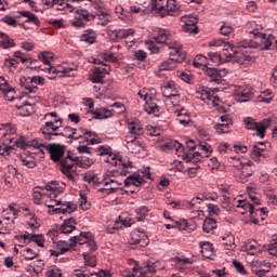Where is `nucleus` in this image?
Here are the masks:
<instances>
[{
    "instance_id": "f257e3e1",
    "label": "nucleus",
    "mask_w": 277,
    "mask_h": 277,
    "mask_svg": "<svg viewBox=\"0 0 277 277\" xmlns=\"http://www.w3.org/2000/svg\"><path fill=\"white\" fill-rule=\"evenodd\" d=\"M70 243L66 240H60L56 242L57 250H50L51 256H60V254H66L70 248L77 246H85L89 252H96L98 250V245L94 240V234L90 232H81L78 236L69 238Z\"/></svg>"
},
{
    "instance_id": "f03ea898",
    "label": "nucleus",
    "mask_w": 277,
    "mask_h": 277,
    "mask_svg": "<svg viewBox=\"0 0 277 277\" xmlns=\"http://www.w3.org/2000/svg\"><path fill=\"white\" fill-rule=\"evenodd\" d=\"M31 142H29L25 136H19L16 138V129L11 128L10 131L3 133L0 138V155L1 157H10L12 150H27L30 148Z\"/></svg>"
},
{
    "instance_id": "7ed1b4c3",
    "label": "nucleus",
    "mask_w": 277,
    "mask_h": 277,
    "mask_svg": "<svg viewBox=\"0 0 277 277\" xmlns=\"http://www.w3.org/2000/svg\"><path fill=\"white\" fill-rule=\"evenodd\" d=\"M53 195L49 194L48 198L43 201L45 207H48L49 215H70L77 211V205L72 201H62V199H56Z\"/></svg>"
},
{
    "instance_id": "20e7f679",
    "label": "nucleus",
    "mask_w": 277,
    "mask_h": 277,
    "mask_svg": "<svg viewBox=\"0 0 277 277\" xmlns=\"http://www.w3.org/2000/svg\"><path fill=\"white\" fill-rule=\"evenodd\" d=\"M61 172L69 179V181H77V156L68 151L67 156L60 160Z\"/></svg>"
},
{
    "instance_id": "39448f33",
    "label": "nucleus",
    "mask_w": 277,
    "mask_h": 277,
    "mask_svg": "<svg viewBox=\"0 0 277 277\" xmlns=\"http://www.w3.org/2000/svg\"><path fill=\"white\" fill-rule=\"evenodd\" d=\"M185 60V53L181 51V48L170 47L169 60L162 62L158 68L160 71L174 70L177 64H181Z\"/></svg>"
},
{
    "instance_id": "423d86ee",
    "label": "nucleus",
    "mask_w": 277,
    "mask_h": 277,
    "mask_svg": "<svg viewBox=\"0 0 277 277\" xmlns=\"http://www.w3.org/2000/svg\"><path fill=\"white\" fill-rule=\"evenodd\" d=\"M30 144L31 146H34V148H45V150H48V153L50 154V159H52L54 163H57V161H61L62 157H64V145L55 143L44 145L42 143H38V141H32Z\"/></svg>"
},
{
    "instance_id": "0eeeda50",
    "label": "nucleus",
    "mask_w": 277,
    "mask_h": 277,
    "mask_svg": "<svg viewBox=\"0 0 277 277\" xmlns=\"http://www.w3.org/2000/svg\"><path fill=\"white\" fill-rule=\"evenodd\" d=\"M19 85L26 94H36L38 92V85H44V78L41 76L22 77L19 79Z\"/></svg>"
},
{
    "instance_id": "6e6552de",
    "label": "nucleus",
    "mask_w": 277,
    "mask_h": 277,
    "mask_svg": "<svg viewBox=\"0 0 277 277\" xmlns=\"http://www.w3.org/2000/svg\"><path fill=\"white\" fill-rule=\"evenodd\" d=\"M243 123L246 129H249V131H256L258 135L263 138L265 137V131H267V128L272 124V120L264 119L261 122H256L252 117H247L243 120Z\"/></svg>"
},
{
    "instance_id": "1a4fd4ad",
    "label": "nucleus",
    "mask_w": 277,
    "mask_h": 277,
    "mask_svg": "<svg viewBox=\"0 0 277 277\" xmlns=\"http://www.w3.org/2000/svg\"><path fill=\"white\" fill-rule=\"evenodd\" d=\"M106 163H110L111 166H115L116 168H122L121 170V176H127V174H129V170H131V168H133V162H131V160H129L128 158H122L120 156H116L114 154H111V151L109 153L107 159L105 160Z\"/></svg>"
},
{
    "instance_id": "9d476101",
    "label": "nucleus",
    "mask_w": 277,
    "mask_h": 277,
    "mask_svg": "<svg viewBox=\"0 0 277 277\" xmlns=\"http://www.w3.org/2000/svg\"><path fill=\"white\" fill-rule=\"evenodd\" d=\"M217 89H211L209 87H200L197 94L200 95L201 101L208 103V105H213L214 107H220L222 100L216 95Z\"/></svg>"
},
{
    "instance_id": "9b49d317",
    "label": "nucleus",
    "mask_w": 277,
    "mask_h": 277,
    "mask_svg": "<svg viewBox=\"0 0 277 277\" xmlns=\"http://www.w3.org/2000/svg\"><path fill=\"white\" fill-rule=\"evenodd\" d=\"M249 34L254 36L255 45L258 44L262 51H269V47H272L276 40L274 35H267L256 30L249 29Z\"/></svg>"
},
{
    "instance_id": "f8f14e48",
    "label": "nucleus",
    "mask_w": 277,
    "mask_h": 277,
    "mask_svg": "<svg viewBox=\"0 0 277 277\" xmlns=\"http://www.w3.org/2000/svg\"><path fill=\"white\" fill-rule=\"evenodd\" d=\"M94 64H98L102 66L95 67L93 74L90 75L89 79L92 83H103V79H105V77L109 75V72L111 71V67L98 60H94Z\"/></svg>"
},
{
    "instance_id": "ddd939ff",
    "label": "nucleus",
    "mask_w": 277,
    "mask_h": 277,
    "mask_svg": "<svg viewBox=\"0 0 277 277\" xmlns=\"http://www.w3.org/2000/svg\"><path fill=\"white\" fill-rule=\"evenodd\" d=\"M62 126H57L53 122V120H47L43 126H41V133L44 140L49 142L55 140L57 137Z\"/></svg>"
},
{
    "instance_id": "4468645a",
    "label": "nucleus",
    "mask_w": 277,
    "mask_h": 277,
    "mask_svg": "<svg viewBox=\"0 0 277 277\" xmlns=\"http://www.w3.org/2000/svg\"><path fill=\"white\" fill-rule=\"evenodd\" d=\"M206 75L210 77V81H214V83L222 84L224 81V77L228 75L226 69H217L215 67H208L203 69Z\"/></svg>"
},
{
    "instance_id": "2eb2a0df",
    "label": "nucleus",
    "mask_w": 277,
    "mask_h": 277,
    "mask_svg": "<svg viewBox=\"0 0 277 277\" xmlns=\"http://www.w3.org/2000/svg\"><path fill=\"white\" fill-rule=\"evenodd\" d=\"M235 96L239 103H248L250 98L254 97V89L250 85L240 87L239 90L235 92Z\"/></svg>"
},
{
    "instance_id": "dca6fc26",
    "label": "nucleus",
    "mask_w": 277,
    "mask_h": 277,
    "mask_svg": "<svg viewBox=\"0 0 277 277\" xmlns=\"http://www.w3.org/2000/svg\"><path fill=\"white\" fill-rule=\"evenodd\" d=\"M16 239H24L26 243H31V241L39 246V248H44V236L40 234H29L25 232L21 236H15Z\"/></svg>"
},
{
    "instance_id": "f3484780",
    "label": "nucleus",
    "mask_w": 277,
    "mask_h": 277,
    "mask_svg": "<svg viewBox=\"0 0 277 277\" xmlns=\"http://www.w3.org/2000/svg\"><path fill=\"white\" fill-rule=\"evenodd\" d=\"M45 189L48 192V196L51 194V196L57 197L66 189V183L52 181L45 185Z\"/></svg>"
},
{
    "instance_id": "a211bd4d",
    "label": "nucleus",
    "mask_w": 277,
    "mask_h": 277,
    "mask_svg": "<svg viewBox=\"0 0 277 277\" xmlns=\"http://www.w3.org/2000/svg\"><path fill=\"white\" fill-rule=\"evenodd\" d=\"M0 92L4 94L8 101H15L16 97H14V94H16V91L14 88L10 87L8 83V80L3 76H0Z\"/></svg>"
},
{
    "instance_id": "6ab92c4d",
    "label": "nucleus",
    "mask_w": 277,
    "mask_h": 277,
    "mask_svg": "<svg viewBox=\"0 0 277 277\" xmlns=\"http://www.w3.org/2000/svg\"><path fill=\"white\" fill-rule=\"evenodd\" d=\"M167 10H162V18L166 16H174V14H179L181 12V4L176 2V0H166Z\"/></svg>"
},
{
    "instance_id": "aec40b11",
    "label": "nucleus",
    "mask_w": 277,
    "mask_h": 277,
    "mask_svg": "<svg viewBox=\"0 0 277 277\" xmlns=\"http://www.w3.org/2000/svg\"><path fill=\"white\" fill-rule=\"evenodd\" d=\"M50 72H52V75H58V77H75V72H77V66H57L56 68H50Z\"/></svg>"
},
{
    "instance_id": "412c9836",
    "label": "nucleus",
    "mask_w": 277,
    "mask_h": 277,
    "mask_svg": "<svg viewBox=\"0 0 277 277\" xmlns=\"http://www.w3.org/2000/svg\"><path fill=\"white\" fill-rule=\"evenodd\" d=\"M48 197H49V193L47 190V186L44 187L37 186L34 188L32 198H34L35 205H42V202H44Z\"/></svg>"
},
{
    "instance_id": "4be33fe9",
    "label": "nucleus",
    "mask_w": 277,
    "mask_h": 277,
    "mask_svg": "<svg viewBox=\"0 0 277 277\" xmlns=\"http://www.w3.org/2000/svg\"><path fill=\"white\" fill-rule=\"evenodd\" d=\"M131 243L138 245L141 248H144L149 243L148 236H146V233L144 232H132Z\"/></svg>"
},
{
    "instance_id": "5701e85b",
    "label": "nucleus",
    "mask_w": 277,
    "mask_h": 277,
    "mask_svg": "<svg viewBox=\"0 0 277 277\" xmlns=\"http://www.w3.org/2000/svg\"><path fill=\"white\" fill-rule=\"evenodd\" d=\"M118 51H120V45H111L109 51L103 54V60H105V62H111V64H117V62H120Z\"/></svg>"
},
{
    "instance_id": "b1692460",
    "label": "nucleus",
    "mask_w": 277,
    "mask_h": 277,
    "mask_svg": "<svg viewBox=\"0 0 277 277\" xmlns=\"http://www.w3.org/2000/svg\"><path fill=\"white\" fill-rule=\"evenodd\" d=\"M134 34L135 30H133V28L108 31V36L113 38V40H122L124 38H129V36H133Z\"/></svg>"
},
{
    "instance_id": "393cba45",
    "label": "nucleus",
    "mask_w": 277,
    "mask_h": 277,
    "mask_svg": "<svg viewBox=\"0 0 277 277\" xmlns=\"http://www.w3.org/2000/svg\"><path fill=\"white\" fill-rule=\"evenodd\" d=\"M144 109L147 114H157L159 111V106L157 105V100L153 98L148 93H145V106Z\"/></svg>"
},
{
    "instance_id": "a878e982",
    "label": "nucleus",
    "mask_w": 277,
    "mask_h": 277,
    "mask_svg": "<svg viewBox=\"0 0 277 277\" xmlns=\"http://www.w3.org/2000/svg\"><path fill=\"white\" fill-rule=\"evenodd\" d=\"M94 120H107L114 117V109L101 107L98 110L92 111Z\"/></svg>"
},
{
    "instance_id": "bb28decb",
    "label": "nucleus",
    "mask_w": 277,
    "mask_h": 277,
    "mask_svg": "<svg viewBox=\"0 0 277 277\" xmlns=\"http://www.w3.org/2000/svg\"><path fill=\"white\" fill-rule=\"evenodd\" d=\"M38 58L45 66L44 70H47L50 75L53 74V71H51V68H56L55 66H51V62H53V53H51V52H41L38 55Z\"/></svg>"
},
{
    "instance_id": "cd10ccee",
    "label": "nucleus",
    "mask_w": 277,
    "mask_h": 277,
    "mask_svg": "<svg viewBox=\"0 0 277 277\" xmlns=\"http://www.w3.org/2000/svg\"><path fill=\"white\" fill-rule=\"evenodd\" d=\"M182 23H184L183 30L188 34H198V26H196V18L190 19L187 16H182Z\"/></svg>"
},
{
    "instance_id": "c85d7f7f",
    "label": "nucleus",
    "mask_w": 277,
    "mask_h": 277,
    "mask_svg": "<svg viewBox=\"0 0 277 277\" xmlns=\"http://www.w3.org/2000/svg\"><path fill=\"white\" fill-rule=\"evenodd\" d=\"M75 226H77V221L74 217L66 219L63 224L61 225V233L62 235H70L72 230H75Z\"/></svg>"
},
{
    "instance_id": "c756f323",
    "label": "nucleus",
    "mask_w": 277,
    "mask_h": 277,
    "mask_svg": "<svg viewBox=\"0 0 277 277\" xmlns=\"http://www.w3.org/2000/svg\"><path fill=\"white\" fill-rule=\"evenodd\" d=\"M123 183L124 187H129L130 185H134V187H140L141 185H144V177L137 173H133L129 175Z\"/></svg>"
},
{
    "instance_id": "7c9ffc66",
    "label": "nucleus",
    "mask_w": 277,
    "mask_h": 277,
    "mask_svg": "<svg viewBox=\"0 0 277 277\" xmlns=\"http://www.w3.org/2000/svg\"><path fill=\"white\" fill-rule=\"evenodd\" d=\"M19 161L22 162V166H26V168H36V158H34V155L31 154H21L18 156Z\"/></svg>"
},
{
    "instance_id": "2f4dec72",
    "label": "nucleus",
    "mask_w": 277,
    "mask_h": 277,
    "mask_svg": "<svg viewBox=\"0 0 277 277\" xmlns=\"http://www.w3.org/2000/svg\"><path fill=\"white\" fill-rule=\"evenodd\" d=\"M156 31H157V36L154 37V40H156L158 44H163L168 42V40L170 39V30L163 29V28H157Z\"/></svg>"
},
{
    "instance_id": "473e14b6",
    "label": "nucleus",
    "mask_w": 277,
    "mask_h": 277,
    "mask_svg": "<svg viewBox=\"0 0 277 277\" xmlns=\"http://www.w3.org/2000/svg\"><path fill=\"white\" fill-rule=\"evenodd\" d=\"M128 150L130 153H133L134 155H138L140 153H142V150H144V144H142V142L134 140V141H130L128 142V144H126Z\"/></svg>"
},
{
    "instance_id": "72a5a7b5",
    "label": "nucleus",
    "mask_w": 277,
    "mask_h": 277,
    "mask_svg": "<svg viewBox=\"0 0 277 277\" xmlns=\"http://www.w3.org/2000/svg\"><path fill=\"white\" fill-rule=\"evenodd\" d=\"M80 40L87 44H94L96 42V32L92 29H87L81 35Z\"/></svg>"
},
{
    "instance_id": "f704fd0d",
    "label": "nucleus",
    "mask_w": 277,
    "mask_h": 277,
    "mask_svg": "<svg viewBox=\"0 0 277 277\" xmlns=\"http://www.w3.org/2000/svg\"><path fill=\"white\" fill-rule=\"evenodd\" d=\"M209 58L202 54H198L195 58H194V62H193V66L195 68H202L203 67V70L207 69L209 67Z\"/></svg>"
},
{
    "instance_id": "c9c22d12",
    "label": "nucleus",
    "mask_w": 277,
    "mask_h": 277,
    "mask_svg": "<svg viewBox=\"0 0 277 277\" xmlns=\"http://www.w3.org/2000/svg\"><path fill=\"white\" fill-rule=\"evenodd\" d=\"M36 103H40L39 96H27L26 100L22 102V105L17 106L18 109H25V107H30L31 111H34V107H36Z\"/></svg>"
},
{
    "instance_id": "e433bc0d",
    "label": "nucleus",
    "mask_w": 277,
    "mask_h": 277,
    "mask_svg": "<svg viewBox=\"0 0 277 277\" xmlns=\"http://www.w3.org/2000/svg\"><path fill=\"white\" fill-rule=\"evenodd\" d=\"M215 228H217V221H215V219L206 217L202 225L203 233L209 235L215 230Z\"/></svg>"
},
{
    "instance_id": "4c0bfd02",
    "label": "nucleus",
    "mask_w": 277,
    "mask_h": 277,
    "mask_svg": "<svg viewBox=\"0 0 277 277\" xmlns=\"http://www.w3.org/2000/svg\"><path fill=\"white\" fill-rule=\"evenodd\" d=\"M274 101V94L272 93V90L266 89L265 91H262L258 96H256V102L258 103H265L268 105V103H272Z\"/></svg>"
},
{
    "instance_id": "58836bf2",
    "label": "nucleus",
    "mask_w": 277,
    "mask_h": 277,
    "mask_svg": "<svg viewBox=\"0 0 277 277\" xmlns=\"http://www.w3.org/2000/svg\"><path fill=\"white\" fill-rule=\"evenodd\" d=\"M75 14L78 18H82L84 23H90V21H94L96 18V14L89 13L88 10L84 9L76 10Z\"/></svg>"
},
{
    "instance_id": "ea45409f",
    "label": "nucleus",
    "mask_w": 277,
    "mask_h": 277,
    "mask_svg": "<svg viewBox=\"0 0 277 277\" xmlns=\"http://www.w3.org/2000/svg\"><path fill=\"white\" fill-rule=\"evenodd\" d=\"M237 53V47L233 45V43H223L222 54L225 57H235Z\"/></svg>"
},
{
    "instance_id": "a19ab883",
    "label": "nucleus",
    "mask_w": 277,
    "mask_h": 277,
    "mask_svg": "<svg viewBox=\"0 0 277 277\" xmlns=\"http://www.w3.org/2000/svg\"><path fill=\"white\" fill-rule=\"evenodd\" d=\"M128 130L130 132V135H143L144 134V128L138 122L132 121L128 123Z\"/></svg>"
},
{
    "instance_id": "79ce46f5",
    "label": "nucleus",
    "mask_w": 277,
    "mask_h": 277,
    "mask_svg": "<svg viewBox=\"0 0 277 277\" xmlns=\"http://www.w3.org/2000/svg\"><path fill=\"white\" fill-rule=\"evenodd\" d=\"M200 252L206 259H209V256H213V243L209 241L200 242Z\"/></svg>"
},
{
    "instance_id": "37998d69",
    "label": "nucleus",
    "mask_w": 277,
    "mask_h": 277,
    "mask_svg": "<svg viewBox=\"0 0 277 277\" xmlns=\"http://www.w3.org/2000/svg\"><path fill=\"white\" fill-rule=\"evenodd\" d=\"M263 153H265V143L261 142L258 145L252 146L251 157L253 159H259V157H263Z\"/></svg>"
},
{
    "instance_id": "c03bdc74",
    "label": "nucleus",
    "mask_w": 277,
    "mask_h": 277,
    "mask_svg": "<svg viewBox=\"0 0 277 277\" xmlns=\"http://www.w3.org/2000/svg\"><path fill=\"white\" fill-rule=\"evenodd\" d=\"M251 272L258 277H272L268 268H263V266H258L256 264H252Z\"/></svg>"
},
{
    "instance_id": "a18cd8bd",
    "label": "nucleus",
    "mask_w": 277,
    "mask_h": 277,
    "mask_svg": "<svg viewBox=\"0 0 277 277\" xmlns=\"http://www.w3.org/2000/svg\"><path fill=\"white\" fill-rule=\"evenodd\" d=\"M162 10H168V6L166 5V0H154L153 11L156 12V14H159L161 18H163Z\"/></svg>"
},
{
    "instance_id": "49530a36",
    "label": "nucleus",
    "mask_w": 277,
    "mask_h": 277,
    "mask_svg": "<svg viewBox=\"0 0 277 277\" xmlns=\"http://www.w3.org/2000/svg\"><path fill=\"white\" fill-rule=\"evenodd\" d=\"M19 14L24 16V18H27L25 23H32V25H40V19L36 14L29 12V11H19Z\"/></svg>"
},
{
    "instance_id": "de8ad7c7",
    "label": "nucleus",
    "mask_w": 277,
    "mask_h": 277,
    "mask_svg": "<svg viewBox=\"0 0 277 277\" xmlns=\"http://www.w3.org/2000/svg\"><path fill=\"white\" fill-rule=\"evenodd\" d=\"M177 117V122H180V124H182L183 127H187V124H189V113H187V110L182 109L180 111H177L176 114Z\"/></svg>"
},
{
    "instance_id": "09e8293b",
    "label": "nucleus",
    "mask_w": 277,
    "mask_h": 277,
    "mask_svg": "<svg viewBox=\"0 0 277 277\" xmlns=\"http://www.w3.org/2000/svg\"><path fill=\"white\" fill-rule=\"evenodd\" d=\"M76 163L78 168H90V166H92V163H94V160H92V158H88V157H77L76 156Z\"/></svg>"
},
{
    "instance_id": "8fccbe9b",
    "label": "nucleus",
    "mask_w": 277,
    "mask_h": 277,
    "mask_svg": "<svg viewBox=\"0 0 277 277\" xmlns=\"http://www.w3.org/2000/svg\"><path fill=\"white\" fill-rule=\"evenodd\" d=\"M95 16L98 17V23L102 27H107V25H109V23H111V16L109 15V13L107 12H100L96 13Z\"/></svg>"
},
{
    "instance_id": "3c124183",
    "label": "nucleus",
    "mask_w": 277,
    "mask_h": 277,
    "mask_svg": "<svg viewBox=\"0 0 277 277\" xmlns=\"http://www.w3.org/2000/svg\"><path fill=\"white\" fill-rule=\"evenodd\" d=\"M0 36L2 38V41L0 42V47H2V49H12L13 47L16 45V43H14V40L10 39L8 35L2 32Z\"/></svg>"
},
{
    "instance_id": "603ef678",
    "label": "nucleus",
    "mask_w": 277,
    "mask_h": 277,
    "mask_svg": "<svg viewBox=\"0 0 277 277\" xmlns=\"http://www.w3.org/2000/svg\"><path fill=\"white\" fill-rule=\"evenodd\" d=\"M84 265L87 267H94L96 265V255H92L89 252H83Z\"/></svg>"
},
{
    "instance_id": "864d4df0",
    "label": "nucleus",
    "mask_w": 277,
    "mask_h": 277,
    "mask_svg": "<svg viewBox=\"0 0 277 277\" xmlns=\"http://www.w3.org/2000/svg\"><path fill=\"white\" fill-rule=\"evenodd\" d=\"M233 123H216L214 126V129L219 135H222L224 133H230V127Z\"/></svg>"
},
{
    "instance_id": "5fc2aeb1",
    "label": "nucleus",
    "mask_w": 277,
    "mask_h": 277,
    "mask_svg": "<svg viewBox=\"0 0 277 277\" xmlns=\"http://www.w3.org/2000/svg\"><path fill=\"white\" fill-rule=\"evenodd\" d=\"M237 49H256V40H243L237 43Z\"/></svg>"
},
{
    "instance_id": "6e6d98bb",
    "label": "nucleus",
    "mask_w": 277,
    "mask_h": 277,
    "mask_svg": "<svg viewBox=\"0 0 277 277\" xmlns=\"http://www.w3.org/2000/svg\"><path fill=\"white\" fill-rule=\"evenodd\" d=\"M184 159L187 162L198 163V161H202V156L198 151H195L194 154H184Z\"/></svg>"
},
{
    "instance_id": "4d7b16f0",
    "label": "nucleus",
    "mask_w": 277,
    "mask_h": 277,
    "mask_svg": "<svg viewBox=\"0 0 277 277\" xmlns=\"http://www.w3.org/2000/svg\"><path fill=\"white\" fill-rule=\"evenodd\" d=\"M149 211L150 210L146 206L140 207L136 209V220H138V222H143V220H146Z\"/></svg>"
},
{
    "instance_id": "13d9d810",
    "label": "nucleus",
    "mask_w": 277,
    "mask_h": 277,
    "mask_svg": "<svg viewBox=\"0 0 277 277\" xmlns=\"http://www.w3.org/2000/svg\"><path fill=\"white\" fill-rule=\"evenodd\" d=\"M238 64H241V66H250V64H254V57L248 54H241L238 56Z\"/></svg>"
},
{
    "instance_id": "bf43d9fd",
    "label": "nucleus",
    "mask_w": 277,
    "mask_h": 277,
    "mask_svg": "<svg viewBox=\"0 0 277 277\" xmlns=\"http://www.w3.org/2000/svg\"><path fill=\"white\" fill-rule=\"evenodd\" d=\"M167 101L174 107H177L179 103H181V94H179V91H173V93H170L169 97H167Z\"/></svg>"
},
{
    "instance_id": "052dcab7",
    "label": "nucleus",
    "mask_w": 277,
    "mask_h": 277,
    "mask_svg": "<svg viewBox=\"0 0 277 277\" xmlns=\"http://www.w3.org/2000/svg\"><path fill=\"white\" fill-rule=\"evenodd\" d=\"M202 200L200 197H194L192 200L186 201V208L187 209H200Z\"/></svg>"
},
{
    "instance_id": "680f3d73",
    "label": "nucleus",
    "mask_w": 277,
    "mask_h": 277,
    "mask_svg": "<svg viewBox=\"0 0 277 277\" xmlns=\"http://www.w3.org/2000/svg\"><path fill=\"white\" fill-rule=\"evenodd\" d=\"M208 64L209 62H212V64H215L216 66L222 62V55L219 52H210L208 54Z\"/></svg>"
},
{
    "instance_id": "e2e57ef3",
    "label": "nucleus",
    "mask_w": 277,
    "mask_h": 277,
    "mask_svg": "<svg viewBox=\"0 0 277 277\" xmlns=\"http://www.w3.org/2000/svg\"><path fill=\"white\" fill-rule=\"evenodd\" d=\"M221 239H222L223 241H225V242H224L225 246H230V247L235 246V236L233 235V233H226V234H224V235L221 237Z\"/></svg>"
},
{
    "instance_id": "0e129e2a",
    "label": "nucleus",
    "mask_w": 277,
    "mask_h": 277,
    "mask_svg": "<svg viewBox=\"0 0 277 277\" xmlns=\"http://www.w3.org/2000/svg\"><path fill=\"white\" fill-rule=\"evenodd\" d=\"M71 25L72 27H76V29H83V27H85V22L83 18L76 15L74 21H71Z\"/></svg>"
},
{
    "instance_id": "69168bd1",
    "label": "nucleus",
    "mask_w": 277,
    "mask_h": 277,
    "mask_svg": "<svg viewBox=\"0 0 277 277\" xmlns=\"http://www.w3.org/2000/svg\"><path fill=\"white\" fill-rule=\"evenodd\" d=\"M220 31H221L222 36H230V35H233V31H235V28H233L228 24H225V25L221 26Z\"/></svg>"
},
{
    "instance_id": "338daca9",
    "label": "nucleus",
    "mask_w": 277,
    "mask_h": 277,
    "mask_svg": "<svg viewBox=\"0 0 277 277\" xmlns=\"http://www.w3.org/2000/svg\"><path fill=\"white\" fill-rule=\"evenodd\" d=\"M208 211L210 213V215H220V213H222V210L220 209V207L217 205H213V203H208Z\"/></svg>"
},
{
    "instance_id": "774afa93",
    "label": "nucleus",
    "mask_w": 277,
    "mask_h": 277,
    "mask_svg": "<svg viewBox=\"0 0 277 277\" xmlns=\"http://www.w3.org/2000/svg\"><path fill=\"white\" fill-rule=\"evenodd\" d=\"M45 276L47 277H62V271L60 268H51V269H48L47 273H45Z\"/></svg>"
}]
</instances>
